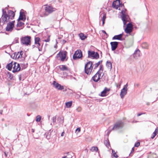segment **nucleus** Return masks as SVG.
Instances as JSON below:
<instances>
[{"label": "nucleus", "instance_id": "obj_1", "mask_svg": "<svg viewBox=\"0 0 158 158\" xmlns=\"http://www.w3.org/2000/svg\"><path fill=\"white\" fill-rule=\"evenodd\" d=\"M2 14L0 19L1 22H2L4 24L8 22H9L11 20L14 19L15 14L13 11L8 10L7 14L4 9H2Z\"/></svg>", "mask_w": 158, "mask_h": 158}, {"label": "nucleus", "instance_id": "obj_2", "mask_svg": "<svg viewBox=\"0 0 158 158\" xmlns=\"http://www.w3.org/2000/svg\"><path fill=\"white\" fill-rule=\"evenodd\" d=\"M6 68L10 71L13 68L12 72L13 73L19 71L20 69L19 64L16 62L13 61L8 64L6 66Z\"/></svg>", "mask_w": 158, "mask_h": 158}, {"label": "nucleus", "instance_id": "obj_3", "mask_svg": "<svg viewBox=\"0 0 158 158\" xmlns=\"http://www.w3.org/2000/svg\"><path fill=\"white\" fill-rule=\"evenodd\" d=\"M45 12H42L41 15V16L46 17L49 14H51L56 10V9L53 7L47 5H45Z\"/></svg>", "mask_w": 158, "mask_h": 158}, {"label": "nucleus", "instance_id": "obj_4", "mask_svg": "<svg viewBox=\"0 0 158 158\" xmlns=\"http://www.w3.org/2000/svg\"><path fill=\"white\" fill-rule=\"evenodd\" d=\"M93 62L89 61L85 65L84 70L87 74L90 75L93 69Z\"/></svg>", "mask_w": 158, "mask_h": 158}, {"label": "nucleus", "instance_id": "obj_5", "mask_svg": "<svg viewBox=\"0 0 158 158\" xmlns=\"http://www.w3.org/2000/svg\"><path fill=\"white\" fill-rule=\"evenodd\" d=\"M31 37L29 36H26L22 37L21 39V42L26 46L31 45Z\"/></svg>", "mask_w": 158, "mask_h": 158}, {"label": "nucleus", "instance_id": "obj_6", "mask_svg": "<svg viewBox=\"0 0 158 158\" xmlns=\"http://www.w3.org/2000/svg\"><path fill=\"white\" fill-rule=\"evenodd\" d=\"M67 53L66 51H60L57 54V57H59L61 61H64L66 58Z\"/></svg>", "mask_w": 158, "mask_h": 158}, {"label": "nucleus", "instance_id": "obj_7", "mask_svg": "<svg viewBox=\"0 0 158 158\" xmlns=\"http://www.w3.org/2000/svg\"><path fill=\"white\" fill-rule=\"evenodd\" d=\"M15 21H13L11 22H9L7 25V26L6 28V30L7 31L11 32L13 28L15 26Z\"/></svg>", "mask_w": 158, "mask_h": 158}, {"label": "nucleus", "instance_id": "obj_8", "mask_svg": "<svg viewBox=\"0 0 158 158\" xmlns=\"http://www.w3.org/2000/svg\"><path fill=\"white\" fill-rule=\"evenodd\" d=\"M82 57V52L80 50H78L75 51L73 56L74 60H76L81 58Z\"/></svg>", "mask_w": 158, "mask_h": 158}, {"label": "nucleus", "instance_id": "obj_9", "mask_svg": "<svg viewBox=\"0 0 158 158\" xmlns=\"http://www.w3.org/2000/svg\"><path fill=\"white\" fill-rule=\"evenodd\" d=\"M133 30L132 25L131 23H129L127 24V27L124 30V31L126 33L130 34L132 32Z\"/></svg>", "mask_w": 158, "mask_h": 158}, {"label": "nucleus", "instance_id": "obj_10", "mask_svg": "<svg viewBox=\"0 0 158 158\" xmlns=\"http://www.w3.org/2000/svg\"><path fill=\"white\" fill-rule=\"evenodd\" d=\"M88 57H92L93 58L97 59L99 58V54L97 52L90 51H88Z\"/></svg>", "mask_w": 158, "mask_h": 158}, {"label": "nucleus", "instance_id": "obj_11", "mask_svg": "<svg viewBox=\"0 0 158 158\" xmlns=\"http://www.w3.org/2000/svg\"><path fill=\"white\" fill-rule=\"evenodd\" d=\"M121 13L122 14V19L123 21L124 26L128 21V16L125 14V12L123 10H122Z\"/></svg>", "mask_w": 158, "mask_h": 158}, {"label": "nucleus", "instance_id": "obj_12", "mask_svg": "<svg viewBox=\"0 0 158 158\" xmlns=\"http://www.w3.org/2000/svg\"><path fill=\"white\" fill-rule=\"evenodd\" d=\"M128 85L127 84L124 86L123 89L121 90L120 95L121 98H123L124 96L127 94V93Z\"/></svg>", "mask_w": 158, "mask_h": 158}, {"label": "nucleus", "instance_id": "obj_13", "mask_svg": "<svg viewBox=\"0 0 158 158\" xmlns=\"http://www.w3.org/2000/svg\"><path fill=\"white\" fill-rule=\"evenodd\" d=\"M40 38L39 37H36L35 38V45H32V48H34L35 47L39 49V51H41V49L40 48Z\"/></svg>", "mask_w": 158, "mask_h": 158}, {"label": "nucleus", "instance_id": "obj_14", "mask_svg": "<svg viewBox=\"0 0 158 158\" xmlns=\"http://www.w3.org/2000/svg\"><path fill=\"white\" fill-rule=\"evenodd\" d=\"M23 52L22 51L18 52L17 53H15L14 56H15L16 59L19 60H24V57L23 56Z\"/></svg>", "mask_w": 158, "mask_h": 158}, {"label": "nucleus", "instance_id": "obj_15", "mask_svg": "<svg viewBox=\"0 0 158 158\" xmlns=\"http://www.w3.org/2000/svg\"><path fill=\"white\" fill-rule=\"evenodd\" d=\"M123 126V124L122 122H118L115 124L112 129L113 130H118L122 128Z\"/></svg>", "mask_w": 158, "mask_h": 158}, {"label": "nucleus", "instance_id": "obj_16", "mask_svg": "<svg viewBox=\"0 0 158 158\" xmlns=\"http://www.w3.org/2000/svg\"><path fill=\"white\" fill-rule=\"evenodd\" d=\"M53 85L55 88L58 90H61L64 89L63 86L61 85L55 81H53Z\"/></svg>", "mask_w": 158, "mask_h": 158}, {"label": "nucleus", "instance_id": "obj_17", "mask_svg": "<svg viewBox=\"0 0 158 158\" xmlns=\"http://www.w3.org/2000/svg\"><path fill=\"white\" fill-rule=\"evenodd\" d=\"M101 77V74L98 71L97 73L92 77L93 80L95 82H97Z\"/></svg>", "mask_w": 158, "mask_h": 158}, {"label": "nucleus", "instance_id": "obj_18", "mask_svg": "<svg viewBox=\"0 0 158 158\" xmlns=\"http://www.w3.org/2000/svg\"><path fill=\"white\" fill-rule=\"evenodd\" d=\"M120 5V1L119 0H117L113 2L112 4V6L116 9H118Z\"/></svg>", "mask_w": 158, "mask_h": 158}, {"label": "nucleus", "instance_id": "obj_19", "mask_svg": "<svg viewBox=\"0 0 158 158\" xmlns=\"http://www.w3.org/2000/svg\"><path fill=\"white\" fill-rule=\"evenodd\" d=\"M110 44L111 45L112 50L114 51L117 47L118 44V42H111Z\"/></svg>", "mask_w": 158, "mask_h": 158}, {"label": "nucleus", "instance_id": "obj_20", "mask_svg": "<svg viewBox=\"0 0 158 158\" xmlns=\"http://www.w3.org/2000/svg\"><path fill=\"white\" fill-rule=\"evenodd\" d=\"M140 56V51L139 49L136 50L133 54V56L134 58L138 59Z\"/></svg>", "mask_w": 158, "mask_h": 158}, {"label": "nucleus", "instance_id": "obj_21", "mask_svg": "<svg viewBox=\"0 0 158 158\" xmlns=\"http://www.w3.org/2000/svg\"><path fill=\"white\" fill-rule=\"evenodd\" d=\"M123 33L119 35H115L113 38V40H121V38L123 36Z\"/></svg>", "mask_w": 158, "mask_h": 158}, {"label": "nucleus", "instance_id": "obj_22", "mask_svg": "<svg viewBox=\"0 0 158 158\" xmlns=\"http://www.w3.org/2000/svg\"><path fill=\"white\" fill-rule=\"evenodd\" d=\"M110 89H107L106 87L104 90L101 92V96L102 97L105 96H106V94L110 90Z\"/></svg>", "mask_w": 158, "mask_h": 158}, {"label": "nucleus", "instance_id": "obj_23", "mask_svg": "<svg viewBox=\"0 0 158 158\" xmlns=\"http://www.w3.org/2000/svg\"><path fill=\"white\" fill-rule=\"evenodd\" d=\"M59 69L62 71H68V68L65 65H61L59 66Z\"/></svg>", "mask_w": 158, "mask_h": 158}, {"label": "nucleus", "instance_id": "obj_24", "mask_svg": "<svg viewBox=\"0 0 158 158\" xmlns=\"http://www.w3.org/2000/svg\"><path fill=\"white\" fill-rule=\"evenodd\" d=\"M72 101L66 102L65 103L66 107L68 108H70L72 106Z\"/></svg>", "mask_w": 158, "mask_h": 158}, {"label": "nucleus", "instance_id": "obj_25", "mask_svg": "<svg viewBox=\"0 0 158 158\" xmlns=\"http://www.w3.org/2000/svg\"><path fill=\"white\" fill-rule=\"evenodd\" d=\"M158 132V130L157 128H156L155 129V131L153 133V134H152V135L151 137V138L152 139H153L155 137V136L157 134Z\"/></svg>", "mask_w": 158, "mask_h": 158}, {"label": "nucleus", "instance_id": "obj_26", "mask_svg": "<svg viewBox=\"0 0 158 158\" xmlns=\"http://www.w3.org/2000/svg\"><path fill=\"white\" fill-rule=\"evenodd\" d=\"M148 158H156V155L154 153H151L149 155Z\"/></svg>", "mask_w": 158, "mask_h": 158}, {"label": "nucleus", "instance_id": "obj_27", "mask_svg": "<svg viewBox=\"0 0 158 158\" xmlns=\"http://www.w3.org/2000/svg\"><path fill=\"white\" fill-rule=\"evenodd\" d=\"M79 37L82 40H84L86 38H87V36H85L82 33H81L80 34H79Z\"/></svg>", "mask_w": 158, "mask_h": 158}, {"label": "nucleus", "instance_id": "obj_28", "mask_svg": "<svg viewBox=\"0 0 158 158\" xmlns=\"http://www.w3.org/2000/svg\"><path fill=\"white\" fill-rule=\"evenodd\" d=\"M149 45L147 43H143L142 44V47L144 49H148Z\"/></svg>", "mask_w": 158, "mask_h": 158}, {"label": "nucleus", "instance_id": "obj_29", "mask_svg": "<svg viewBox=\"0 0 158 158\" xmlns=\"http://www.w3.org/2000/svg\"><path fill=\"white\" fill-rule=\"evenodd\" d=\"M24 15V13L23 12L21 11L20 12V15L19 19L21 20H23V17Z\"/></svg>", "mask_w": 158, "mask_h": 158}, {"label": "nucleus", "instance_id": "obj_30", "mask_svg": "<svg viewBox=\"0 0 158 158\" xmlns=\"http://www.w3.org/2000/svg\"><path fill=\"white\" fill-rule=\"evenodd\" d=\"M106 65L109 69H111L112 68V64L110 62L107 61L106 64Z\"/></svg>", "mask_w": 158, "mask_h": 158}, {"label": "nucleus", "instance_id": "obj_31", "mask_svg": "<svg viewBox=\"0 0 158 158\" xmlns=\"http://www.w3.org/2000/svg\"><path fill=\"white\" fill-rule=\"evenodd\" d=\"M7 76L10 80H11L13 77L12 75L9 72H8L7 73Z\"/></svg>", "mask_w": 158, "mask_h": 158}, {"label": "nucleus", "instance_id": "obj_32", "mask_svg": "<svg viewBox=\"0 0 158 158\" xmlns=\"http://www.w3.org/2000/svg\"><path fill=\"white\" fill-rule=\"evenodd\" d=\"M98 148L96 147H93L91 148L90 149V150L92 152H94V151L97 152L98 151Z\"/></svg>", "mask_w": 158, "mask_h": 158}, {"label": "nucleus", "instance_id": "obj_33", "mask_svg": "<svg viewBox=\"0 0 158 158\" xmlns=\"http://www.w3.org/2000/svg\"><path fill=\"white\" fill-rule=\"evenodd\" d=\"M102 61L100 60L99 61H98L97 63H96L94 64V69H96L97 68L98 66L102 62Z\"/></svg>", "mask_w": 158, "mask_h": 158}, {"label": "nucleus", "instance_id": "obj_34", "mask_svg": "<svg viewBox=\"0 0 158 158\" xmlns=\"http://www.w3.org/2000/svg\"><path fill=\"white\" fill-rule=\"evenodd\" d=\"M41 119V117L39 115H37L36 118V122H40Z\"/></svg>", "mask_w": 158, "mask_h": 158}, {"label": "nucleus", "instance_id": "obj_35", "mask_svg": "<svg viewBox=\"0 0 158 158\" xmlns=\"http://www.w3.org/2000/svg\"><path fill=\"white\" fill-rule=\"evenodd\" d=\"M23 24H24V23H23L19 22L17 24L16 26L17 27H20L22 26Z\"/></svg>", "mask_w": 158, "mask_h": 158}, {"label": "nucleus", "instance_id": "obj_36", "mask_svg": "<svg viewBox=\"0 0 158 158\" xmlns=\"http://www.w3.org/2000/svg\"><path fill=\"white\" fill-rule=\"evenodd\" d=\"M112 153H113V156L116 158H118V156L116 153L115 152L113 149L112 150Z\"/></svg>", "mask_w": 158, "mask_h": 158}, {"label": "nucleus", "instance_id": "obj_37", "mask_svg": "<svg viewBox=\"0 0 158 158\" xmlns=\"http://www.w3.org/2000/svg\"><path fill=\"white\" fill-rule=\"evenodd\" d=\"M81 131V128L78 127L75 130V133L76 134H77L79 133Z\"/></svg>", "mask_w": 158, "mask_h": 158}, {"label": "nucleus", "instance_id": "obj_38", "mask_svg": "<svg viewBox=\"0 0 158 158\" xmlns=\"http://www.w3.org/2000/svg\"><path fill=\"white\" fill-rule=\"evenodd\" d=\"M81 108L80 106L78 107L76 109L77 111L78 112H81Z\"/></svg>", "mask_w": 158, "mask_h": 158}, {"label": "nucleus", "instance_id": "obj_39", "mask_svg": "<svg viewBox=\"0 0 158 158\" xmlns=\"http://www.w3.org/2000/svg\"><path fill=\"white\" fill-rule=\"evenodd\" d=\"M56 116L53 117L52 118V122L54 123L56 122Z\"/></svg>", "mask_w": 158, "mask_h": 158}, {"label": "nucleus", "instance_id": "obj_40", "mask_svg": "<svg viewBox=\"0 0 158 158\" xmlns=\"http://www.w3.org/2000/svg\"><path fill=\"white\" fill-rule=\"evenodd\" d=\"M140 145V143L139 142H138L135 143V147H137L139 146Z\"/></svg>", "mask_w": 158, "mask_h": 158}, {"label": "nucleus", "instance_id": "obj_41", "mask_svg": "<svg viewBox=\"0 0 158 158\" xmlns=\"http://www.w3.org/2000/svg\"><path fill=\"white\" fill-rule=\"evenodd\" d=\"M106 18V15L105 14H104L103 16L102 20V21H105Z\"/></svg>", "mask_w": 158, "mask_h": 158}, {"label": "nucleus", "instance_id": "obj_42", "mask_svg": "<svg viewBox=\"0 0 158 158\" xmlns=\"http://www.w3.org/2000/svg\"><path fill=\"white\" fill-rule=\"evenodd\" d=\"M50 36L49 35L47 39L45 40L44 41L46 42H49L50 40Z\"/></svg>", "mask_w": 158, "mask_h": 158}, {"label": "nucleus", "instance_id": "obj_43", "mask_svg": "<svg viewBox=\"0 0 158 158\" xmlns=\"http://www.w3.org/2000/svg\"><path fill=\"white\" fill-rule=\"evenodd\" d=\"M139 85V84L138 83H136L135 84V86L136 87H138Z\"/></svg>", "mask_w": 158, "mask_h": 158}, {"label": "nucleus", "instance_id": "obj_44", "mask_svg": "<svg viewBox=\"0 0 158 158\" xmlns=\"http://www.w3.org/2000/svg\"><path fill=\"white\" fill-rule=\"evenodd\" d=\"M64 132H63L61 134V136H64Z\"/></svg>", "mask_w": 158, "mask_h": 158}, {"label": "nucleus", "instance_id": "obj_45", "mask_svg": "<svg viewBox=\"0 0 158 158\" xmlns=\"http://www.w3.org/2000/svg\"><path fill=\"white\" fill-rule=\"evenodd\" d=\"M102 32H103V33H105V34H107L106 32V31H105L102 30Z\"/></svg>", "mask_w": 158, "mask_h": 158}, {"label": "nucleus", "instance_id": "obj_46", "mask_svg": "<svg viewBox=\"0 0 158 158\" xmlns=\"http://www.w3.org/2000/svg\"><path fill=\"white\" fill-rule=\"evenodd\" d=\"M63 158H71V157L70 158V157L67 156H64Z\"/></svg>", "mask_w": 158, "mask_h": 158}, {"label": "nucleus", "instance_id": "obj_47", "mask_svg": "<svg viewBox=\"0 0 158 158\" xmlns=\"http://www.w3.org/2000/svg\"><path fill=\"white\" fill-rule=\"evenodd\" d=\"M141 114H137V116H139Z\"/></svg>", "mask_w": 158, "mask_h": 158}, {"label": "nucleus", "instance_id": "obj_48", "mask_svg": "<svg viewBox=\"0 0 158 158\" xmlns=\"http://www.w3.org/2000/svg\"><path fill=\"white\" fill-rule=\"evenodd\" d=\"M102 21V25H103L105 23V21Z\"/></svg>", "mask_w": 158, "mask_h": 158}, {"label": "nucleus", "instance_id": "obj_49", "mask_svg": "<svg viewBox=\"0 0 158 158\" xmlns=\"http://www.w3.org/2000/svg\"><path fill=\"white\" fill-rule=\"evenodd\" d=\"M8 6L7 7H6L5 8V9H6V10H7L8 9Z\"/></svg>", "mask_w": 158, "mask_h": 158}, {"label": "nucleus", "instance_id": "obj_50", "mask_svg": "<svg viewBox=\"0 0 158 158\" xmlns=\"http://www.w3.org/2000/svg\"><path fill=\"white\" fill-rule=\"evenodd\" d=\"M134 148H132V151H134Z\"/></svg>", "mask_w": 158, "mask_h": 158}, {"label": "nucleus", "instance_id": "obj_51", "mask_svg": "<svg viewBox=\"0 0 158 158\" xmlns=\"http://www.w3.org/2000/svg\"><path fill=\"white\" fill-rule=\"evenodd\" d=\"M16 29L18 30H19L20 29L16 28Z\"/></svg>", "mask_w": 158, "mask_h": 158}, {"label": "nucleus", "instance_id": "obj_52", "mask_svg": "<svg viewBox=\"0 0 158 158\" xmlns=\"http://www.w3.org/2000/svg\"><path fill=\"white\" fill-rule=\"evenodd\" d=\"M110 131H109L108 132L107 134H109L110 133Z\"/></svg>", "mask_w": 158, "mask_h": 158}, {"label": "nucleus", "instance_id": "obj_53", "mask_svg": "<svg viewBox=\"0 0 158 158\" xmlns=\"http://www.w3.org/2000/svg\"><path fill=\"white\" fill-rule=\"evenodd\" d=\"M32 130V131L33 132H34V131L33 129Z\"/></svg>", "mask_w": 158, "mask_h": 158}, {"label": "nucleus", "instance_id": "obj_54", "mask_svg": "<svg viewBox=\"0 0 158 158\" xmlns=\"http://www.w3.org/2000/svg\"><path fill=\"white\" fill-rule=\"evenodd\" d=\"M21 77H19V79L20 80H21Z\"/></svg>", "mask_w": 158, "mask_h": 158}, {"label": "nucleus", "instance_id": "obj_55", "mask_svg": "<svg viewBox=\"0 0 158 158\" xmlns=\"http://www.w3.org/2000/svg\"><path fill=\"white\" fill-rule=\"evenodd\" d=\"M56 44H57V42L56 40Z\"/></svg>", "mask_w": 158, "mask_h": 158}, {"label": "nucleus", "instance_id": "obj_56", "mask_svg": "<svg viewBox=\"0 0 158 158\" xmlns=\"http://www.w3.org/2000/svg\"><path fill=\"white\" fill-rule=\"evenodd\" d=\"M5 154L6 156H7V155H6V152H5Z\"/></svg>", "mask_w": 158, "mask_h": 158}, {"label": "nucleus", "instance_id": "obj_57", "mask_svg": "<svg viewBox=\"0 0 158 158\" xmlns=\"http://www.w3.org/2000/svg\"><path fill=\"white\" fill-rule=\"evenodd\" d=\"M132 44H133V40H132Z\"/></svg>", "mask_w": 158, "mask_h": 158}, {"label": "nucleus", "instance_id": "obj_58", "mask_svg": "<svg viewBox=\"0 0 158 158\" xmlns=\"http://www.w3.org/2000/svg\"><path fill=\"white\" fill-rule=\"evenodd\" d=\"M65 91H66V89H65Z\"/></svg>", "mask_w": 158, "mask_h": 158}, {"label": "nucleus", "instance_id": "obj_59", "mask_svg": "<svg viewBox=\"0 0 158 158\" xmlns=\"http://www.w3.org/2000/svg\"><path fill=\"white\" fill-rule=\"evenodd\" d=\"M63 119H62V122H63Z\"/></svg>", "mask_w": 158, "mask_h": 158}, {"label": "nucleus", "instance_id": "obj_60", "mask_svg": "<svg viewBox=\"0 0 158 158\" xmlns=\"http://www.w3.org/2000/svg\"><path fill=\"white\" fill-rule=\"evenodd\" d=\"M1 22V21H0V23Z\"/></svg>", "mask_w": 158, "mask_h": 158}]
</instances>
